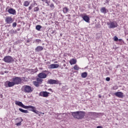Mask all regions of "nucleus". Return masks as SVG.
<instances>
[{
  "label": "nucleus",
  "instance_id": "nucleus-45",
  "mask_svg": "<svg viewBox=\"0 0 128 128\" xmlns=\"http://www.w3.org/2000/svg\"><path fill=\"white\" fill-rule=\"evenodd\" d=\"M118 40L119 42H122V39H118Z\"/></svg>",
  "mask_w": 128,
  "mask_h": 128
},
{
  "label": "nucleus",
  "instance_id": "nucleus-9",
  "mask_svg": "<svg viewBox=\"0 0 128 128\" xmlns=\"http://www.w3.org/2000/svg\"><path fill=\"white\" fill-rule=\"evenodd\" d=\"M50 92L46 91H44V92H41L39 96H43V98H48V94H50Z\"/></svg>",
  "mask_w": 128,
  "mask_h": 128
},
{
  "label": "nucleus",
  "instance_id": "nucleus-47",
  "mask_svg": "<svg viewBox=\"0 0 128 128\" xmlns=\"http://www.w3.org/2000/svg\"><path fill=\"white\" fill-rule=\"evenodd\" d=\"M54 62V64H58V61H56Z\"/></svg>",
  "mask_w": 128,
  "mask_h": 128
},
{
  "label": "nucleus",
  "instance_id": "nucleus-51",
  "mask_svg": "<svg viewBox=\"0 0 128 128\" xmlns=\"http://www.w3.org/2000/svg\"><path fill=\"white\" fill-rule=\"evenodd\" d=\"M38 116H40V114H38Z\"/></svg>",
  "mask_w": 128,
  "mask_h": 128
},
{
  "label": "nucleus",
  "instance_id": "nucleus-46",
  "mask_svg": "<svg viewBox=\"0 0 128 128\" xmlns=\"http://www.w3.org/2000/svg\"><path fill=\"white\" fill-rule=\"evenodd\" d=\"M98 96H99L100 98H102V96H100V95H99Z\"/></svg>",
  "mask_w": 128,
  "mask_h": 128
},
{
  "label": "nucleus",
  "instance_id": "nucleus-20",
  "mask_svg": "<svg viewBox=\"0 0 128 128\" xmlns=\"http://www.w3.org/2000/svg\"><path fill=\"white\" fill-rule=\"evenodd\" d=\"M18 110L20 112H24V114H28V110H24L22 108H20Z\"/></svg>",
  "mask_w": 128,
  "mask_h": 128
},
{
  "label": "nucleus",
  "instance_id": "nucleus-6",
  "mask_svg": "<svg viewBox=\"0 0 128 128\" xmlns=\"http://www.w3.org/2000/svg\"><path fill=\"white\" fill-rule=\"evenodd\" d=\"M47 84H62V83L60 82L58 80H54L52 79H50L48 80Z\"/></svg>",
  "mask_w": 128,
  "mask_h": 128
},
{
  "label": "nucleus",
  "instance_id": "nucleus-24",
  "mask_svg": "<svg viewBox=\"0 0 128 128\" xmlns=\"http://www.w3.org/2000/svg\"><path fill=\"white\" fill-rule=\"evenodd\" d=\"M30 108H31L30 110L31 112H34V111L36 110V108L34 106H30Z\"/></svg>",
  "mask_w": 128,
  "mask_h": 128
},
{
  "label": "nucleus",
  "instance_id": "nucleus-16",
  "mask_svg": "<svg viewBox=\"0 0 128 128\" xmlns=\"http://www.w3.org/2000/svg\"><path fill=\"white\" fill-rule=\"evenodd\" d=\"M15 104L16 106H21V108H22V106H24V104H22V102H20V101H16L15 102Z\"/></svg>",
  "mask_w": 128,
  "mask_h": 128
},
{
  "label": "nucleus",
  "instance_id": "nucleus-8",
  "mask_svg": "<svg viewBox=\"0 0 128 128\" xmlns=\"http://www.w3.org/2000/svg\"><path fill=\"white\" fill-rule=\"evenodd\" d=\"M14 20L11 16H7L5 18V22H6V24H12Z\"/></svg>",
  "mask_w": 128,
  "mask_h": 128
},
{
  "label": "nucleus",
  "instance_id": "nucleus-11",
  "mask_svg": "<svg viewBox=\"0 0 128 128\" xmlns=\"http://www.w3.org/2000/svg\"><path fill=\"white\" fill-rule=\"evenodd\" d=\"M60 66L58 64H51L49 66L48 68L50 70L52 68H58Z\"/></svg>",
  "mask_w": 128,
  "mask_h": 128
},
{
  "label": "nucleus",
  "instance_id": "nucleus-53",
  "mask_svg": "<svg viewBox=\"0 0 128 128\" xmlns=\"http://www.w3.org/2000/svg\"><path fill=\"white\" fill-rule=\"evenodd\" d=\"M6 10H8V8H6Z\"/></svg>",
  "mask_w": 128,
  "mask_h": 128
},
{
  "label": "nucleus",
  "instance_id": "nucleus-29",
  "mask_svg": "<svg viewBox=\"0 0 128 128\" xmlns=\"http://www.w3.org/2000/svg\"><path fill=\"white\" fill-rule=\"evenodd\" d=\"M34 10V12H38V10H40V8H38V6H36L35 7Z\"/></svg>",
  "mask_w": 128,
  "mask_h": 128
},
{
  "label": "nucleus",
  "instance_id": "nucleus-5",
  "mask_svg": "<svg viewBox=\"0 0 128 128\" xmlns=\"http://www.w3.org/2000/svg\"><path fill=\"white\" fill-rule=\"evenodd\" d=\"M3 60L4 62H6L7 64H11V62L14 61V58L11 56H6L4 58Z\"/></svg>",
  "mask_w": 128,
  "mask_h": 128
},
{
  "label": "nucleus",
  "instance_id": "nucleus-35",
  "mask_svg": "<svg viewBox=\"0 0 128 128\" xmlns=\"http://www.w3.org/2000/svg\"><path fill=\"white\" fill-rule=\"evenodd\" d=\"M89 114H98V113L95 112H90Z\"/></svg>",
  "mask_w": 128,
  "mask_h": 128
},
{
  "label": "nucleus",
  "instance_id": "nucleus-40",
  "mask_svg": "<svg viewBox=\"0 0 128 128\" xmlns=\"http://www.w3.org/2000/svg\"><path fill=\"white\" fill-rule=\"evenodd\" d=\"M50 2L48 1V2H47V3H46V4L47 6H50Z\"/></svg>",
  "mask_w": 128,
  "mask_h": 128
},
{
  "label": "nucleus",
  "instance_id": "nucleus-10",
  "mask_svg": "<svg viewBox=\"0 0 128 128\" xmlns=\"http://www.w3.org/2000/svg\"><path fill=\"white\" fill-rule=\"evenodd\" d=\"M116 96L120 98H124V93L122 92H118L114 94Z\"/></svg>",
  "mask_w": 128,
  "mask_h": 128
},
{
  "label": "nucleus",
  "instance_id": "nucleus-18",
  "mask_svg": "<svg viewBox=\"0 0 128 128\" xmlns=\"http://www.w3.org/2000/svg\"><path fill=\"white\" fill-rule=\"evenodd\" d=\"M106 8L104 7H102L100 10V12H102V14H106Z\"/></svg>",
  "mask_w": 128,
  "mask_h": 128
},
{
  "label": "nucleus",
  "instance_id": "nucleus-31",
  "mask_svg": "<svg viewBox=\"0 0 128 128\" xmlns=\"http://www.w3.org/2000/svg\"><path fill=\"white\" fill-rule=\"evenodd\" d=\"M118 86H114L112 88V90H118Z\"/></svg>",
  "mask_w": 128,
  "mask_h": 128
},
{
  "label": "nucleus",
  "instance_id": "nucleus-52",
  "mask_svg": "<svg viewBox=\"0 0 128 128\" xmlns=\"http://www.w3.org/2000/svg\"><path fill=\"white\" fill-rule=\"evenodd\" d=\"M16 120H20V118H16Z\"/></svg>",
  "mask_w": 128,
  "mask_h": 128
},
{
  "label": "nucleus",
  "instance_id": "nucleus-41",
  "mask_svg": "<svg viewBox=\"0 0 128 128\" xmlns=\"http://www.w3.org/2000/svg\"><path fill=\"white\" fill-rule=\"evenodd\" d=\"M48 90H49V92H53L52 89V88H49V89H48Z\"/></svg>",
  "mask_w": 128,
  "mask_h": 128
},
{
  "label": "nucleus",
  "instance_id": "nucleus-7",
  "mask_svg": "<svg viewBox=\"0 0 128 128\" xmlns=\"http://www.w3.org/2000/svg\"><path fill=\"white\" fill-rule=\"evenodd\" d=\"M45 72H48V70H44L42 72H40L38 74V76L40 78H46V76H48V74H46Z\"/></svg>",
  "mask_w": 128,
  "mask_h": 128
},
{
  "label": "nucleus",
  "instance_id": "nucleus-48",
  "mask_svg": "<svg viewBox=\"0 0 128 128\" xmlns=\"http://www.w3.org/2000/svg\"><path fill=\"white\" fill-rule=\"evenodd\" d=\"M31 70H32V72H34V69H32Z\"/></svg>",
  "mask_w": 128,
  "mask_h": 128
},
{
  "label": "nucleus",
  "instance_id": "nucleus-22",
  "mask_svg": "<svg viewBox=\"0 0 128 128\" xmlns=\"http://www.w3.org/2000/svg\"><path fill=\"white\" fill-rule=\"evenodd\" d=\"M30 2L28 1H25L24 2V4H23V6H30Z\"/></svg>",
  "mask_w": 128,
  "mask_h": 128
},
{
  "label": "nucleus",
  "instance_id": "nucleus-33",
  "mask_svg": "<svg viewBox=\"0 0 128 128\" xmlns=\"http://www.w3.org/2000/svg\"><path fill=\"white\" fill-rule=\"evenodd\" d=\"M43 4H46L48 3V0H41Z\"/></svg>",
  "mask_w": 128,
  "mask_h": 128
},
{
  "label": "nucleus",
  "instance_id": "nucleus-27",
  "mask_svg": "<svg viewBox=\"0 0 128 128\" xmlns=\"http://www.w3.org/2000/svg\"><path fill=\"white\" fill-rule=\"evenodd\" d=\"M74 70H80V67L78 66V65H75L74 66Z\"/></svg>",
  "mask_w": 128,
  "mask_h": 128
},
{
  "label": "nucleus",
  "instance_id": "nucleus-25",
  "mask_svg": "<svg viewBox=\"0 0 128 128\" xmlns=\"http://www.w3.org/2000/svg\"><path fill=\"white\" fill-rule=\"evenodd\" d=\"M20 122H19L16 124V126H22V122L24 120L22 118H20Z\"/></svg>",
  "mask_w": 128,
  "mask_h": 128
},
{
  "label": "nucleus",
  "instance_id": "nucleus-21",
  "mask_svg": "<svg viewBox=\"0 0 128 128\" xmlns=\"http://www.w3.org/2000/svg\"><path fill=\"white\" fill-rule=\"evenodd\" d=\"M62 12L64 14H66L68 12V7H64L62 8Z\"/></svg>",
  "mask_w": 128,
  "mask_h": 128
},
{
  "label": "nucleus",
  "instance_id": "nucleus-17",
  "mask_svg": "<svg viewBox=\"0 0 128 128\" xmlns=\"http://www.w3.org/2000/svg\"><path fill=\"white\" fill-rule=\"evenodd\" d=\"M36 80L40 84H42V82H44V80H42V78H40V77L36 78Z\"/></svg>",
  "mask_w": 128,
  "mask_h": 128
},
{
  "label": "nucleus",
  "instance_id": "nucleus-39",
  "mask_svg": "<svg viewBox=\"0 0 128 128\" xmlns=\"http://www.w3.org/2000/svg\"><path fill=\"white\" fill-rule=\"evenodd\" d=\"M32 6H30L28 7V10H32Z\"/></svg>",
  "mask_w": 128,
  "mask_h": 128
},
{
  "label": "nucleus",
  "instance_id": "nucleus-50",
  "mask_svg": "<svg viewBox=\"0 0 128 128\" xmlns=\"http://www.w3.org/2000/svg\"><path fill=\"white\" fill-rule=\"evenodd\" d=\"M36 70V71L34 72H38V69H35V70Z\"/></svg>",
  "mask_w": 128,
  "mask_h": 128
},
{
  "label": "nucleus",
  "instance_id": "nucleus-14",
  "mask_svg": "<svg viewBox=\"0 0 128 128\" xmlns=\"http://www.w3.org/2000/svg\"><path fill=\"white\" fill-rule=\"evenodd\" d=\"M76 59L72 58L70 60V64L71 66H72V64H76Z\"/></svg>",
  "mask_w": 128,
  "mask_h": 128
},
{
  "label": "nucleus",
  "instance_id": "nucleus-34",
  "mask_svg": "<svg viewBox=\"0 0 128 128\" xmlns=\"http://www.w3.org/2000/svg\"><path fill=\"white\" fill-rule=\"evenodd\" d=\"M12 26L13 28H16V22H14L12 24Z\"/></svg>",
  "mask_w": 128,
  "mask_h": 128
},
{
  "label": "nucleus",
  "instance_id": "nucleus-32",
  "mask_svg": "<svg viewBox=\"0 0 128 128\" xmlns=\"http://www.w3.org/2000/svg\"><path fill=\"white\" fill-rule=\"evenodd\" d=\"M50 8H54V4H50Z\"/></svg>",
  "mask_w": 128,
  "mask_h": 128
},
{
  "label": "nucleus",
  "instance_id": "nucleus-28",
  "mask_svg": "<svg viewBox=\"0 0 128 128\" xmlns=\"http://www.w3.org/2000/svg\"><path fill=\"white\" fill-rule=\"evenodd\" d=\"M30 106H24V104H23V106H22V108H30Z\"/></svg>",
  "mask_w": 128,
  "mask_h": 128
},
{
  "label": "nucleus",
  "instance_id": "nucleus-19",
  "mask_svg": "<svg viewBox=\"0 0 128 128\" xmlns=\"http://www.w3.org/2000/svg\"><path fill=\"white\" fill-rule=\"evenodd\" d=\"M81 76L82 78H86V76H88V72H84L82 74H81Z\"/></svg>",
  "mask_w": 128,
  "mask_h": 128
},
{
  "label": "nucleus",
  "instance_id": "nucleus-4",
  "mask_svg": "<svg viewBox=\"0 0 128 128\" xmlns=\"http://www.w3.org/2000/svg\"><path fill=\"white\" fill-rule=\"evenodd\" d=\"M108 26L109 28H118V23L116 21L110 22H107Z\"/></svg>",
  "mask_w": 128,
  "mask_h": 128
},
{
  "label": "nucleus",
  "instance_id": "nucleus-23",
  "mask_svg": "<svg viewBox=\"0 0 128 128\" xmlns=\"http://www.w3.org/2000/svg\"><path fill=\"white\" fill-rule=\"evenodd\" d=\"M33 84L36 86V88H38V86H40V84L38 81H34Z\"/></svg>",
  "mask_w": 128,
  "mask_h": 128
},
{
  "label": "nucleus",
  "instance_id": "nucleus-36",
  "mask_svg": "<svg viewBox=\"0 0 128 128\" xmlns=\"http://www.w3.org/2000/svg\"><path fill=\"white\" fill-rule=\"evenodd\" d=\"M106 82H110V78L109 77H107V78H106Z\"/></svg>",
  "mask_w": 128,
  "mask_h": 128
},
{
  "label": "nucleus",
  "instance_id": "nucleus-44",
  "mask_svg": "<svg viewBox=\"0 0 128 128\" xmlns=\"http://www.w3.org/2000/svg\"><path fill=\"white\" fill-rule=\"evenodd\" d=\"M54 2H58V0H52Z\"/></svg>",
  "mask_w": 128,
  "mask_h": 128
},
{
  "label": "nucleus",
  "instance_id": "nucleus-15",
  "mask_svg": "<svg viewBox=\"0 0 128 128\" xmlns=\"http://www.w3.org/2000/svg\"><path fill=\"white\" fill-rule=\"evenodd\" d=\"M82 18L86 22H90V18L88 17V16L85 15Z\"/></svg>",
  "mask_w": 128,
  "mask_h": 128
},
{
  "label": "nucleus",
  "instance_id": "nucleus-43",
  "mask_svg": "<svg viewBox=\"0 0 128 128\" xmlns=\"http://www.w3.org/2000/svg\"><path fill=\"white\" fill-rule=\"evenodd\" d=\"M2 96H3L2 94H0V98H2Z\"/></svg>",
  "mask_w": 128,
  "mask_h": 128
},
{
  "label": "nucleus",
  "instance_id": "nucleus-3",
  "mask_svg": "<svg viewBox=\"0 0 128 128\" xmlns=\"http://www.w3.org/2000/svg\"><path fill=\"white\" fill-rule=\"evenodd\" d=\"M23 92L26 94H31L34 92V88L28 85H24L22 86Z\"/></svg>",
  "mask_w": 128,
  "mask_h": 128
},
{
  "label": "nucleus",
  "instance_id": "nucleus-2",
  "mask_svg": "<svg viewBox=\"0 0 128 128\" xmlns=\"http://www.w3.org/2000/svg\"><path fill=\"white\" fill-rule=\"evenodd\" d=\"M72 114L74 118H77V120H82L84 118L86 112L82 111H77L72 112Z\"/></svg>",
  "mask_w": 128,
  "mask_h": 128
},
{
  "label": "nucleus",
  "instance_id": "nucleus-12",
  "mask_svg": "<svg viewBox=\"0 0 128 128\" xmlns=\"http://www.w3.org/2000/svg\"><path fill=\"white\" fill-rule=\"evenodd\" d=\"M8 12L10 14H13L14 15L16 14V10L10 8L8 10Z\"/></svg>",
  "mask_w": 128,
  "mask_h": 128
},
{
  "label": "nucleus",
  "instance_id": "nucleus-42",
  "mask_svg": "<svg viewBox=\"0 0 128 128\" xmlns=\"http://www.w3.org/2000/svg\"><path fill=\"white\" fill-rule=\"evenodd\" d=\"M96 128H102V126H98Z\"/></svg>",
  "mask_w": 128,
  "mask_h": 128
},
{
  "label": "nucleus",
  "instance_id": "nucleus-54",
  "mask_svg": "<svg viewBox=\"0 0 128 128\" xmlns=\"http://www.w3.org/2000/svg\"><path fill=\"white\" fill-rule=\"evenodd\" d=\"M107 2H108V0H107Z\"/></svg>",
  "mask_w": 128,
  "mask_h": 128
},
{
  "label": "nucleus",
  "instance_id": "nucleus-26",
  "mask_svg": "<svg viewBox=\"0 0 128 128\" xmlns=\"http://www.w3.org/2000/svg\"><path fill=\"white\" fill-rule=\"evenodd\" d=\"M40 28H42V26H41L40 25H37V26H36V29L37 30H40Z\"/></svg>",
  "mask_w": 128,
  "mask_h": 128
},
{
  "label": "nucleus",
  "instance_id": "nucleus-1",
  "mask_svg": "<svg viewBox=\"0 0 128 128\" xmlns=\"http://www.w3.org/2000/svg\"><path fill=\"white\" fill-rule=\"evenodd\" d=\"M12 82L6 81L5 82L4 86L6 88H12L16 84H22V78L20 77L14 76L12 78Z\"/></svg>",
  "mask_w": 128,
  "mask_h": 128
},
{
  "label": "nucleus",
  "instance_id": "nucleus-13",
  "mask_svg": "<svg viewBox=\"0 0 128 128\" xmlns=\"http://www.w3.org/2000/svg\"><path fill=\"white\" fill-rule=\"evenodd\" d=\"M44 50V48L42 46H38L35 48L36 52H42V50Z\"/></svg>",
  "mask_w": 128,
  "mask_h": 128
},
{
  "label": "nucleus",
  "instance_id": "nucleus-37",
  "mask_svg": "<svg viewBox=\"0 0 128 128\" xmlns=\"http://www.w3.org/2000/svg\"><path fill=\"white\" fill-rule=\"evenodd\" d=\"M34 112L36 114H38V111L36 110H35V111H34Z\"/></svg>",
  "mask_w": 128,
  "mask_h": 128
},
{
  "label": "nucleus",
  "instance_id": "nucleus-30",
  "mask_svg": "<svg viewBox=\"0 0 128 128\" xmlns=\"http://www.w3.org/2000/svg\"><path fill=\"white\" fill-rule=\"evenodd\" d=\"M114 42H118V36H114Z\"/></svg>",
  "mask_w": 128,
  "mask_h": 128
},
{
  "label": "nucleus",
  "instance_id": "nucleus-38",
  "mask_svg": "<svg viewBox=\"0 0 128 128\" xmlns=\"http://www.w3.org/2000/svg\"><path fill=\"white\" fill-rule=\"evenodd\" d=\"M36 42H41V40H40V39H36Z\"/></svg>",
  "mask_w": 128,
  "mask_h": 128
},
{
  "label": "nucleus",
  "instance_id": "nucleus-49",
  "mask_svg": "<svg viewBox=\"0 0 128 128\" xmlns=\"http://www.w3.org/2000/svg\"><path fill=\"white\" fill-rule=\"evenodd\" d=\"M40 114H44V112H40Z\"/></svg>",
  "mask_w": 128,
  "mask_h": 128
}]
</instances>
